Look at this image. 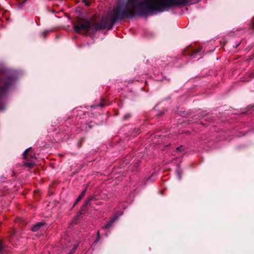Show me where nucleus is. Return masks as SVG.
I'll list each match as a JSON object with an SVG mask.
<instances>
[{
  "label": "nucleus",
  "instance_id": "nucleus-1",
  "mask_svg": "<svg viewBox=\"0 0 254 254\" xmlns=\"http://www.w3.org/2000/svg\"><path fill=\"white\" fill-rule=\"evenodd\" d=\"M2 78L0 80V111L3 110L5 106L1 103L3 97L14 84L16 78L13 73L8 69L4 68L2 71Z\"/></svg>",
  "mask_w": 254,
  "mask_h": 254
},
{
  "label": "nucleus",
  "instance_id": "nucleus-2",
  "mask_svg": "<svg viewBox=\"0 0 254 254\" xmlns=\"http://www.w3.org/2000/svg\"><path fill=\"white\" fill-rule=\"evenodd\" d=\"M119 217V215L118 214H115L114 216L110 219V220L108 222V223L103 227V229L107 230L110 228V227L112 226L113 223L118 219Z\"/></svg>",
  "mask_w": 254,
  "mask_h": 254
},
{
  "label": "nucleus",
  "instance_id": "nucleus-3",
  "mask_svg": "<svg viewBox=\"0 0 254 254\" xmlns=\"http://www.w3.org/2000/svg\"><path fill=\"white\" fill-rule=\"evenodd\" d=\"M9 252V250L4 246L2 242L0 240V254H8Z\"/></svg>",
  "mask_w": 254,
  "mask_h": 254
},
{
  "label": "nucleus",
  "instance_id": "nucleus-4",
  "mask_svg": "<svg viewBox=\"0 0 254 254\" xmlns=\"http://www.w3.org/2000/svg\"><path fill=\"white\" fill-rule=\"evenodd\" d=\"M45 224L44 223H43V222H39L37 224H36L35 225H34L32 228V230L33 231H37L38 230H39L40 229V228L43 226Z\"/></svg>",
  "mask_w": 254,
  "mask_h": 254
},
{
  "label": "nucleus",
  "instance_id": "nucleus-5",
  "mask_svg": "<svg viewBox=\"0 0 254 254\" xmlns=\"http://www.w3.org/2000/svg\"><path fill=\"white\" fill-rule=\"evenodd\" d=\"M86 191V189H85L81 193V194L78 196V197L76 199L75 202L74 203V206H75L83 197V196L85 195Z\"/></svg>",
  "mask_w": 254,
  "mask_h": 254
},
{
  "label": "nucleus",
  "instance_id": "nucleus-6",
  "mask_svg": "<svg viewBox=\"0 0 254 254\" xmlns=\"http://www.w3.org/2000/svg\"><path fill=\"white\" fill-rule=\"evenodd\" d=\"M100 232L99 231H98L97 233V239L96 240H95V241L94 242V243H97L100 240Z\"/></svg>",
  "mask_w": 254,
  "mask_h": 254
},
{
  "label": "nucleus",
  "instance_id": "nucleus-7",
  "mask_svg": "<svg viewBox=\"0 0 254 254\" xmlns=\"http://www.w3.org/2000/svg\"><path fill=\"white\" fill-rule=\"evenodd\" d=\"M31 147H29V148H28L26 149L24 151V152H23V155L24 158H25L26 156L27 155V153H28V151H29L30 149H31Z\"/></svg>",
  "mask_w": 254,
  "mask_h": 254
},
{
  "label": "nucleus",
  "instance_id": "nucleus-8",
  "mask_svg": "<svg viewBox=\"0 0 254 254\" xmlns=\"http://www.w3.org/2000/svg\"><path fill=\"white\" fill-rule=\"evenodd\" d=\"M82 1L86 6L90 5V3L87 0H82Z\"/></svg>",
  "mask_w": 254,
  "mask_h": 254
},
{
  "label": "nucleus",
  "instance_id": "nucleus-9",
  "mask_svg": "<svg viewBox=\"0 0 254 254\" xmlns=\"http://www.w3.org/2000/svg\"><path fill=\"white\" fill-rule=\"evenodd\" d=\"M130 117V114H126L124 117V120H126L127 119H128V118H129Z\"/></svg>",
  "mask_w": 254,
  "mask_h": 254
},
{
  "label": "nucleus",
  "instance_id": "nucleus-10",
  "mask_svg": "<svg viewBox=\"0 0 254 254\" xmlns=\"http://www.w3.org/2000/svg\"><path fill=\"white\" fill-rule=\"evenodd\" d=\"M77 248V245L74 246V248L72 249V252L70 253V254L73 253L76 251Z\"/></svg>",
  "mask_w": 254,
  "mask_h": 254
},
{
  "label": "nucleus",
  "instance_id": "nucleus-11",
  "mask_svg": "<svg viewBox=\"0 0 254 254\" xmlns=\"http://www.w3.org/2000/svg\"><path fill=\"white\" fill-rule=\"evenodd\" d=\"M183 149V146H179V147L177 148V150L179 151H181Z\"/></svg>",
  "mask_w": 254,
  "mask_h": 254
},
{
  "label": "nucleus",
  "instance_id": "nucleus-12",
  "mask_svg": "<svg viewBox=\"0 0 254 254\" xmlns=\"http://www.w3.org/2000/svg\"><path fill=\"white\" fill-rule=\"evenodd\" d=\"M50 31H48V30H46L43 33H42V35L44 37H46V34L47 32H49Z\"/></svg>",
  "mask_w": 254,
  "mask_h": 254
},
{
  "label": "nucleus",
  "instance_id": "nucleus-13",
  "mask_svg": "<svg viewBox=\"0 0 254 254\" xmlns=\"http://www.w3.org/2000/svg\"><path fill=\"white\" fill-rule=\"evenodd\" d=\"M96 106H99V107H102L104 106V104L103 103H100L98 105H96V106H91V107L93 108V107H95Z\"/></svg>",
  "mask_w": 254,
  "mask_h": 254
},
{
  "label": "nucleus",
  "instance_id": "nucleus-14",
  "mask_svg": "<svg viewBox=\"0 0 254 254\" xmlns=\"http://www.w3.org/2000/svg\"><path fill=\"white\" fill-rule=\"evenodd\" d=\"M177 173H178L179 179L180 180L181 179V175L180 174V172L179 171H177Z\"/></svg>",
  "mask_w": 254,
  "mask_h": 254
},
{
  "label": "nucleus",
  "instance_id": "nucleus-15",
  "mask_svg": "<svg viewBox=\"0 0 254 254\" xmlns=\"http://www.w3.org/2000/svg\"><path fill=\"white\" fill-rule=\"evenodd\" d=\"M253 29H254V21H253V23H252V27H251Z\"/></svg>",
  "mask_w": 254,
  "mask_h": 254
},
{
  "label": "nucleus",
  "instance_id": "nucleus-16",
  "mask_svg": "<svg viewBox=\"0 0 254 254\" xmlns=\"http://www.w3.org/2000/svg\"><path fill=\"white\" fill-rule=\"evenodd\" d=\"M251 76L254 77V72L251 73Z\"/></svg>",
  "mask_w": 254,
  "mask_h": 254
},
{
  "label": "nucleus",
  "instance_id": "nucleus-17",
  "mask_svg": "<svg viewBox=\"0 0 254 254\" xmlns=\"http://www.w3.org/2000/svg\"><path fill=\"white\" fill-rule=\"evenodd\" d=\"M33 164H30V167H33Z\"/></svg>",
  "mask_w": 254,
  "mask_h": 254
},
{
  "label": "nucleus",
  "instance_id": "nucleus-18",
  "mask_svg": "<svg viewBox=\"0 0 254 254\" xmlns=\"http://www.w3.org/2000/svg\"><path fill=\"white\" fill-rule=\"evenodd\" d=\"M240 43L238 44L236 46V48L238 47V46L239 45Z\"/></svg>",
  "mask_w": 254,
  "mask_h": 254
}]
</instances>
